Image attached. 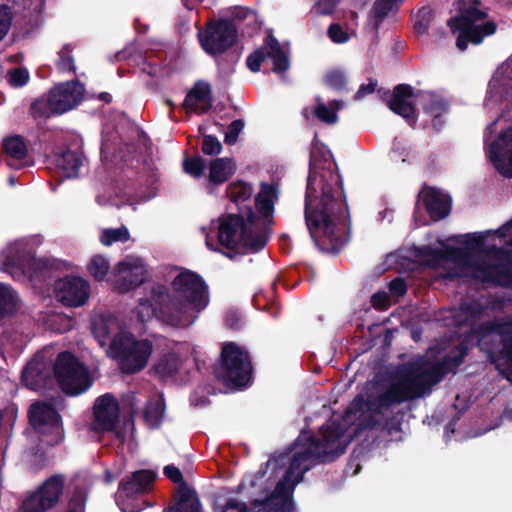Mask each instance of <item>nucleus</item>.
Returning <instances> with one entry per match:
<instances>
[{
	"instance_id": "7c9ffc66",
	"label": "nucleus",
	"mask_w": 512,
	"mask_h": 512,
	"mask_svg": "<svg viewBox=\"0 0 512 512\" xmlns=\"http://www.w3.org/2000/svg\"><path fill=\"white\" fill-rule=\"evenodd\" d=\"M82 163L81 154L70 149L63 151L55 157L56 166L62 171L66 178L77 177Z\"/></svg>"
},
{
	"instance_id": "bf43d9fd",
	"label": "nucleus",
	"mask_w": 512,
	"mask_h": 512,
	"mask_svg": "<svg viewBox=\"0 0 512 512\" xmlns=\"http://www.w3.org/2000/svg\"><path fill=\"white\" fill-rule=\"evenodd\" d=\"M447 110L448 104L444 100L438 98L430 99V101L423 106V112L432 116L436 114H443Z\"/></svg>"
},
{
	"instance_id": "2f4dec72",
	"label": "nucleus",
	"mask_w": 512,
	"mask_h": 512,
	"mask_svg": "<svg viewBox=\"0 0 512 512\" xmlns=\"http://www.w3.org/2000/svg\"><path fill=\"white\" fill-rule=\"evenodd\" d=\"M235 172V164L230 158H216L210 162L208 180L214 185H221L229 180Z\"/></svg>"
},
{
	"instance_id": "393cba45",
	"label": "nucleus",
	"mask_w": 512,
	"mask_h": 512,
	"mask_svg": "<svg viewBox=\"0 0 512 512\" xmlns=\"http://www.w3.org/2000/svg\"><path fill=\"white\" fill-rule=\"evenodd\" d=\"M213 104L212 88L208 82L197 81L188 91L183 101V108L196 114H205Z\"/></svg>"
},
{
	"instance_id": "a211bd4d",
	"label": "nucleus",
	"mask_w": 512,
	"mask_h": 512,
	"mask_svg": "<svg viewBox=\"0 0 512 512\" xmlns=\"http://www.w3.org/2000/svg\"><path fill=\"white\" fill-rule=\"evenodd\" d=\"M415 96L414 88L409 84L403 83L393 88L391 96L387 100L388 108L396 115L402 117L413 128L418 120L417 109L411 101Z\"/></svg>"
},
{
	"instance_id": "8fccbe9b",
	"label": "nucleus",
	"mask_w": 512,
	"mask_h": 512,
	"mask_svg": "<svg viewBox=\"0 0 512 512\" xmlns=\"http://www.w3.org/2000/svg\"><path fill=\"white\" fill-rule=\"evenodd\" d=\"M227 328L238 331L244 327L245 321L242 313L237 309H229L224 317Z\"/></svg>"
},
{
	"instance_id": "4d7b16f0",
	"label": "nucleus",
	"mask_w": 512,
	"mask_h": 512,
	"mask_svg": "<svg viewBox=\"0 0 512 512\" xmlns=\"http://www.w3.org/2000/svg\"><path fill=\"white\" fill-rule=\"evenodd\" d=\"M327 35L332 42L337 44H343L349 40L348 33L338 23L330 24L327 30Z\"/></svg>"
},
{
	"instance_id": "0e129e2a",
	"label": "nucleus",
	"mask_w": 512,
	"mask_h": 512,
	"mask_svg": "<svg viewBox=\"0 0 512 512\" xmlns=\"http://www.w3.org/2000/svg\"><path fill=\"white\" fill-rule=\"evenodd\" d=\"M376 82H369L368 84H362L360 85L359 89L354 95L355 100H359L363 97H365L368 94H371L375 91L376 88Z\"/></svg>"
},
{
	"instance_id": "de8ad7c7",
	"label": "nucleus",
	"mask_w": 512,
	"mask_h": 512,
	"mask_svg": "<svg viewBox=\"0 0 512 512\" xmlns=\"http://www.w3.org/2000/svg\"><path fill=\"white\" fill-rule=\"evenodd\" d=\"M433 18V11L429 6L420 8L416 15L414 29L420 33H426L429 29L430 22Z\"/></svg>"
},
{
	"instance_id": "f257e3e1",
	"label": "nucleus",
	"mask_w": 512,
	"mask_h": 512,
	"mask_svg": "<svg viewBox=\"0 0 512 512\" xmlns=\"http://www.w3.org/2000/svg\"><path fill=\"white\" fill-rule=\"evenodd\" d=\"M304 217L315 246L338 254L350 238V214L332 153L315 133L309 157Z\"/></svg>"
},
{
	"instance_id": "a19ab883",
	"label": "nucleus",
	"mask_w": 512,
	"mask_h": 512,
	"mask_svg": "<svg viewBox=\"0 0 512 512\" xmlns=\"http://www.w3.org/2000/svg\"><path fill=\"white\" fill-rule=\"evenodd\" d=\"M72 47L70 44H66L63 48L58 52V60L55 65L59 72H71L75 73L76 67L74 63V58L71 55Z\"/></svg>"
},
{
	"instance_id": "b1692460",
	"label": "nucleus",
	"mask_w": 512,
	"mask_h": 512,
	"mask_svg": "<svg viewBox=\"0 0 512 512\" xmlns=\"http://www.w3.org/2000/svg\"><path fill=\"white\" fill-rule=\"evenodd\" d=\"M279 198V188L274 183H261L260 191L255 197V209L257 222L262 219L264 224H273L275 204Z\"/></svg>"
},
{
	"instance_id": "473e14b6",
	"label": "nucleus",
	"mask_w": 512,
	"mask_h": 512,
	"mask_svg": "<svg viewBox=\"0 0 512 512\" xmlns=\"http://www.w3.org/2000/svg\"><path fill=\"white\" fill-rule=\"evenodd\" d=\"M29 115L35 121L47 120L52 116L59 115L49 93L36 98L29 107Z\"/></svg>"
},
{
	"instance_id": "f704fd0d",
	"label": "nucleus",
	"mask_w": 512,
	"mask_h": 512,
	"mask_svg": "<svg viewBox=\"0 0 512 512\" xmlns=\"http://www.w3.org/2000/svg\"><path fill=\"white\" fill-rule=\"evenodd\" d=\"M180 358L176 353L168 352L161 356L153 369L161 379L172 377L177 374L180 368Z\"/></svg>"
},
{
	"instance_id": "4be33fe9",
	"label": "nucleus",
	"mask_w": 512,
	"mask_h": 512,
	"mask_svg": "<svg viewBox=\"0 0 512 512\" xmlns=\"http://www.w3.org/2000/svg\"><path fill=\"white\" fill-rule=\"evenodd\" d=\"M452 31H458L456 46L460 51H465L468 44L479 45L486 36L493 35L497 30V24L493 20L486 21L480 25H456L449 23Z\"/></svg>"
},
{
	"instance_id": "aec40b11",
	"label": "nucleus",
	"mask_w": 512,
	"mask_h": 512,
	"mask_svg": "<svg viewBox=\"0 0 512 512\" xmlns=\"http://www.w3.org/2000/svg\"><path fill=\"white\" fill-rule=\"evenodd\" d=\"M48 93L58 114L61 115L73 109L82 101L84 86L78 81H67L55 85Z\"/></svg>"
},
{
	"instance_id": "37998d69",
	"label": "nucleus",
	"mask_w": 512,
	"mask_h": 512,
	"mask_svg": "<svg viewBox=\"0 0 512 512\" xmlns=\"http://www.w3.org/2000/svg\"><path fill=\"white\" fill-rule=\"evenodd\" d=\"M88 271L96 281H102L108 274L109 263L103 256L95 255L88 264Z\"/></svg>"
},
{
	"instance_id": "603ef678",
	"label": "nucleus",
	"mask_w": 512,
	"mask_h": 512,
	"mask_svg": "<svg viewBox=\"0 0 512 512\" xmlns=\"http://www.w3.org/2000/svg\"><path fill=\"white\" fill-rule=\"evenodd\" d=\"M491 231H486L482 234L470 233L464 236L463 244L471 250H483L485 247L486 236L490 234Z\"/></svg>"
},
{
	"instance_id": "79ce46f5",
	"label": "nucleus",
	"mask_w": 512,
	"mask_h": 512,
	"mask_svg": "<svg viewBox=\"0 0 512 512\" xmlns=\"http://www.w3.org/2000/svg\"><path fill=\"white\" fill-rule=\"evenodd\" d=\"M233 23L237 26L241 21L247 22V26L256 27L257 24V15L256 13L247 7L236 6L231 11V19Z\"/></svg>"
},
{
	"instance_id": "4c0bfd02",
	"label": "nucleus",
	"mask_w": 512,
	"mask_h": 512,
	"mask_svg": "<svg viewBox=\"0 0 512 512\" xmlns=\"http://www.w3.org/2000/svg\"><path fill=\"white\" fill-rule=\"evenodd\" d=\"M17 310V297L10 285L0 282V318Z\"/></svg>"
},
{
	"instance_id": "20e7f679",
	"label": "nucleus",
	"mask_w": 512,
	"mask_h": 512,
	"mask_svg": "<svg viewBox=\"0 0 512 512\" xmlns=\"http://www.w3.org/2000/svg\"><path fill=\"white\" fill-rule=\"evenodd\" d=\"M216 239L219 246H215L212 237L207 234L206 246L215 252H220L229 259L248 252L261 251L267 244L268 236L259 232L257 216L251 205L239 207L237 213H226L217 220Z\"/></svg>"
},
{
	"instance_id": "052dcab7",
	"label": "nucleus",
	"mask_w": 512,
	"mask_h": 512,
	"mask_svg": "<svg viewBox=\"0 0 512 512\" xmlns=\"http://www.w3.org/2000/svg\"><path fill=\"white\" fill-rule=\"evenodd\" d=\"M341 0H318L314 9L319 15H332Z\"/></svg>"
},
{
	"instance_id": "6ab92c4d",
	"label": "nucleus",
	"mask_w": 512,
	"mask_h": 512,
	"mask_svg": "<svg viewBox=\"0 0 512 512\" xmlns=\"http://www.w3.org/2000/svg\"><path fill=\"white\" fill-rule=\"evenodd\" d=\"M488 156L499 173L512 178V127L501 132L490 143Z\"/></svg>"
},
{
	"instance_id": "09e8293b",
	"label": "nucleus",
	"mask_w": 512,
	"mask_h": 512,
	"mask_svg": "<svg viewBox=\"0 0 512 512\" xmlns=\"http://www.w3.org/2000/svg\"><path fill=\"white\" fill-rule=\"evenodd\" d=\"M29 72L24 67L13 68L8 71V83L15 88L25 86L29 81Z\"/></svg>"
},
{
	"instance_id": "423d86ee",
	"label": "nucleus",
	"mask_w": 512,
	"mask_h": 512,
	"mask_svg": "<svg viewBox=\"0 0 512 512\" xmlns=\"http://www.w3.org/2000/svg\"><path fill=\"white\" fill-rule=\"evenodd\" d=\"M153 352V343L137 339L130 332L116 334L109 344L107 355L118 363L122 373L131 375L142 371Z\"/></svg>"
},
{
	"instance_id": "dca6fc26",
	"label": "nucleus",
	"mask_w": 512,
	"mask_h": 512,
	"mask_svg": "<svg viewBox=\"0 0 512 512\" xmlns=\"http://www.w3.org/2000/svg\"><path fill=\"white\" fill-rule=\"evenodd\" d=\"M147 278V270L141 258H127L119 262L114 272V287L119 293H127L139 287Z\"/></svg>"
},
{
	"instance_id": "ea45409f",
	"label": "nucleus",
	"mask_w": 512,
	"mask_h": 512,
	"mask_svg": "<svg viewBox=\"0 0 512 512\" xmlns=\"http://www.w3.org/2000/svg\"><path fill=\"white\" fill-rule=\"evenodd\" d=\"M130 238L128 229L125 226L113 229H105L100 237L101 243L110 246L115 242H126Z\"/></svg>"
},
{
	"instance_id": "7ed1b4c3",
	"label": "nucleus",
	"mask_w": 512,
	"mask_h": 512,
	"mask_svg": "<svg viewBox=\"0 0 512 512\" xmlns=\"http://www.w3.org/2000/svg\"><path fill=\"white\" fill-rule=\"evenodd\" d=\"M464 358L459 354L446 356L442 361L427 368L424 360L409 361L400 365L391 381L375 394L357 395L346 409V415L369 413L365 426L378 424L377 416L407 401H413L429 393L453 367H459Z\"/></svg>"
},
{
	"instance_id": "ddd939ff",
	"label": "nucleus",
	"mask_w": 512,
	"mask_h": 512,
	"mask_svg": "<svg viewBox=\"0 0 512 512\" xmlns=\"http://www.w3.org/2000/svg\"><path fill=\"white\" fill-rule=\"evenodd\" d=\"M63 489V477L53 475L23 500L20 509L22 512H46L58 502Z\"/></svg>"
},
{
	"instance_id": "bb28decb",
	"label": "nucleus",
	"mask_w": 512,
	"mask_h": 512,
	"mask_svg": "<svg viewBox=\"0 0 512 512\" xmlns=\"http://www.w3.org/2000/svg\"><path fill=\"white\" fill-rule=\"evenodd\" d=\"M473 269L472 276L486 283L501 284L503 279L510 278V272L497 264L486 262H475L471 256L468 263H460Z\"/></svg>"
},
{
	"instance_id": "f03ea898",
	"label": "nucleus",
	"mask_w": 512,
	"mask_h": 512,
	"mask_svg": "<svg viewBox=\"0 0 512 512\" xmlns=\"http://www.w3.org/2000/svg\"><path fill=\"white\" fill-rule=\"evenodd\" d=\"M319 431L321 438L301 433L278 458L274 456L276 461H283L297 448L274 490L264 499H254L250 502V507L243 506V509L237 512H294L295 487L303 480L304 473L310 469L306 462L331 463L345 453L346 446L340 443L344 435V429L340 424L322 426Z\"/></svg>"
},
{
	"instance_id": "e2e57ef3",
	"label": "nucleus",
	"mask_w": 512,
	"mask_h": 512,
	"mask_svg": "<svg viewBox=\"0 0 512 512\" xmlns=\"http://www.w3.org/2000/svg\"><path fill=\"white\" fill-rule=\"evenodd\" d=\"M371 304L374 308L385 310L389 306V298L385 292H376L371 297Z\"/></svg>"
},
{
	"instance_id": "4468645a",
	"label": "nucleus",
	"mask_w": 512,
	"mask_h": 512,
	"mask_svg": "<svg viewBox=\"0 0 512 512\" xmlns=\"http://www.w3.org/2000/svg\"><path fill=\"white\" fill-rule=\"evenodd\" d=\"M268 58L273 60L272 71L277 74L287 71L290 67L287 54L283 51L279 41L273 35L267 36L263 46L256 49L247 57V67L254 73L259 72L261 64Z\"/></svg>"
},
{
	"instance_id": "6e6d98bb",
	"label": "nucleus",
	"mask_w": 512,
	"mask_h": 512,
	"mask_svg": "<svg viewBox=\"0 0 512 512\" xmlns=\"http://www.w3.org/2000/svg\"><path fill=\"white\" fill-rule=\"evenodd\" d=\"M13 20L11 8L7 5H0V41L4 39L10 30Z\"/></svg>"
},
{
	"instance_id": "e433bc0d",
	"label": "nucleus",
	"mask_w": 512,
	"mask_h": 512,
	"mask_svg": "<svg viewBox=\"0 0 512 512\" xmlns=\"http://www.w3.org/2000/svg\"><path fill=\"white\" fill-rule=\"evenodd\" d=\"M252 192V186L241 180L230 183L226 189L227 197L234 202L238 208L241 203H245L250 200Z\"/></svg>"
},
{
	"instance_id": "a18cd8bd",
	"label": "nucleus",
	"mask_w": 512,
	"mask_h": 512,
	"mask_svg": "<svg viewBox=\"0 0 512 512\" xmlns=\"http://www.w3.org/2000/svg\"><path fill=\"white\" fill-rule=\"evenodd\" d=\"M324 82L329 88L335 91H342L346 89L347 78L342 70L333 69L325 74Z\"/></svg>"
},
{
	"instance_id": "9d476101",
	"label": "nucleus",
	"mask_w": 512,
	"mask_h": 512,
	"mask_svg": "<svg viewBox=\"0 0 512 512\" xmlns=\"http://www.w3.org/2000/svg\"><path fill=\"white\" fill-rule=\"evenodd\" d=\"M202 49L211 56H218L231 48L238 40V27L225 18L210 20L204 30L198 32Z\"/></svg>"
},
{
	"instance_id": "58836bf2",
	"label": "nucleus",
	"mask_w": 512,
	"mask_h": 512,
	"mask_svg": "<svg viewBox=\"0 0 512 512\" xmlns=\"http://www.w3.org/2000/svg\"><path fill=\"white\" fill-rule=\"evenodd\" d=\"M3 149L14 160H22L27 155V145L20 135L10 136L3 140Z\"/></svg>"
},
{
	"instance_id": "72a5a7b5",
	"label": "nucleus",
	"mask_w": 512,
	"mask_h": 512,
	"mask_svg": "<svg viewBox=\"0 0 512 512\" xmlns=\"http://www.w3.org/2000/svg\"><path fill=\"white\" fill-rule=\"evenodd\" d=\"M165 408V401L162 396L146 404L143 411V418L150 429H157L161 426Z\"/></svg>"
},
{
	"instance_id": "5fc2aeb1",
	"label": "nucleus",
	"mask_w": 512,
	"mask_h": 512,
	"mask_svg": "<svg viewBox=\"0 0 512 512\" xmlns=\"http://www.w3.org/2000/svg\"><path fill=\"white\" fill-rule=\"evenodd\" d=\"M222 151V144L214 135H204L202 142V152L205 155H218Z\"/></svg>"
},
{
	"instance_id": "6e6552de",
	"label": "nucleus",
	"mask_w": 512,
	"mask_h": 512,
	"mask_svg": "<svg viewBox=\"0 0 512 512\" xmlns=\"http://www.w3.org/2000/svg\"><path fill=\"white\" fill-rule=\"evenodd\" d=\"M28 421L46 446L59 445L65 437L62 416L52 403L36 401L28 409Z\"/></svg>"
},
{
	"instance_id": "2eb2a0df",
	"label": "nucleus",
	"mask_w": 512,
	"mask_h": 512,
	"mask_svg": "<svg viewBox=\"0 0 512 512\" xmlns=\"http://www.w3.org/2000/svg\"><path fill=\"white\" fill-rule=\"evenodd\" d=\"M55 296L67 307H80L90 297V284L79 276L67 275L55 282Z\"/></svg>"
},
{
	"instance_id": "39448f33",
	"label": "nucleus",
	"mask_w": 512,
	"mask_h": 512,
	"mask_svg": "<svg viewBox=\"0 0 512 512\" xmlns=\"http://www.w3.org/2000/svg\"><path fill=\"white\" fill-rule=\"evenodd\" d=\"M216 378L232 390H245L253 383L254 366L249 352L235 342L222 345Z\"/></svg>"
},
{
	"instance_id": "0eeeda50",
	"label": "nucleus",
	"mask_w": 512,
	"mask_h": 512,
	"mask_svg": "<svg viewBox=\"0 0 512 512\" xmlns=\"http://www.w3.org/2000/svg\"><path fill=\"white\" fill-rule=\"evenodd\" d=\"M171 286L181 303L182 315L192 318L193 324L209 303L207 284L196 272L184 270L173 279Z\"/></svg>"
},
{
	"instance_id": "49530a36",
	"label": "nucleus",
	"mask_w": 512,
	"mask_h": 512,
	"mask_svg": "<svg viewBox=\"0 0 512 512\" xmlns=\"http://www.w3.org/2000/svg\"><path fill=\"white\" fill-rule=\"evenodd\" d=\"M183 169L193 177L200 178L205 169V160L201 156H193L183 161Z\"/></svg>"
},
{
	"instance_id": "f8f14e48",
	"label": "nucleus",
	"mask_w": 512,
	"mask_h": 512,
	"mask_svg": "<svg viewBox=\"0 0 512 512\" xmlns=\"http://www.w3.org/2000/svg\"><path fill=\"white\" fill-rule=\"evenodd\" d=\"M149 298L158 309L159 317L166 323L179 328L191 325V318L182 315L179 298L175 297V295L171 296L165 285H153L151 287Z\"/></svg>"
},
{
	"instance_id": "680f3d73",
	"label": "nucleus",
	"mask_w": 512,
	"mask_h": 512,
	"mask_svg": "<svg viewBox=\"0 0 512 512\" xmlns=\"http://www.w3.org/2000/svg\"><path fill=\"white\" fill-rule=\"evenodd\" d=\"M389 291L392 295L400 297L407 292V284L402 277H396L389 283Z\"/></svg>"
},
{
	"instance_id": "c9c22d12",
	"label": "nucleus",
	"mask_w": 512,
	"mask_h": 512,
	"mask_svg": "<svg viewBox=\"0 0 512 512\" xmlns=\"http://www.w3.org/2000/svg\"><path fill=\"white\" fill-rule=\"evenodd\" d=\"M403 0H375L371 9V18L373 21V27L377 31L384 21V19L389 15V13L396 8L399 2Z\"/></svg>"
},
{
	"instance_id": "9b49d317",
	"label": "nucleus",
	"mask_w": 512,
	"mask_h": 512,
	"mask_svg": "<svg viewBox=\"0 0 512 512\" xmlns=\"http://www.w3.org/2000/svg\"><path fill=\"white\" fill-rule=\"evenodd\" d=\"M164 475L178 484L169 506L162 512H203V506L196 490L184 481L181 470L170 464L164 467Z\"/></svg>"
},
{
	"instance_id": "338daca9",
	"label": "nucleus",
	"mask_w": 512,
	"mask_h": 512,
	"mask_svg": "<svg viewBox=\"0 0 512 512\" xmlns=\"http://www.w3.org/2000/svg\"><path fill=\"white\" fill-rule=\"evenodd\" d=\"M504 79L493 76L492 79L489 81L488 84V93H499V88L504 85Z\"/></svg>"
},
{
	"instance_id": "5701e85b",
	"label": "nucleus",
	"mask_w": 512,
	"mask_h": 512,
	"mask_svg": "<svg viewBox=\"0 0 512 512\" xmlns=\"http://www.w3.org/2000/svg\"><path fill=\"white\" fill-rule=\"evenodd\" d=\"M424 208L431 220L439 221L447 217L451 212V198L440 190L425 185L419 193Z\"/></svg>"
},
{
	"instance_id": "69168bd1",
	"label": "nucleus",
	"mask_w": 512,
	"mask_h": 512,
	"mask_svg": "<svg viewBox=\"0 0 512 512\" xmlns=\"http://www.w3.org/2000/svg\"><path fill=\"white\" fill-rule=\"evenodd\" d=\"M244 507H249L245 502H241L235 498H230L226 501L225 505L222 507L221 512H227L228 510L236 509L241 511Z\"/></svg>"
},
{
	"instance_id": "c756f323",
	"label": "nucleus",
	"mask_w": 512,
	"mask_h": 512,
	"mask_svg": "<svg viewBox=\"0 0 512 512\" xmlns=\"http://www.w3.org/2000/svg\"><path fill=\"white\" fill-rule=\"evenodd\" d=\"M479 0H473L467 6L460 9V14L451 18L449 23L456 25H476V22L482 21L488 17L489 9L481 7Z\"/></svg>"
},
{
	"instance_id": "3c124183",
	"label": "nucleus",
	"mask_w": 512,
	"mask_h": 512,
	"mask_svg": "<svg viewBox=\"0 0 512 512\" xmlns=\"http://www.w3.org/2000/svg\"><path fill=\"white\" fill-rule=\"evenodd\" d=\"M244 121L242 119L233 120L227 127L225 132L224 142L227 145H234L239 137V134L244 128Z\"/></svg>"
},
{
	"instance_id": "a878e982",
	"label": "nucleus",
	"mask_w": 512,
	"mask_h": 512,
	"mask_svg": "<svg viewBox=\"0 0 512 512\" xmlns=\"http://www.w3.org/2000/svg\"><path fill=\"white\" fill-rule=\"evenodd\" d=\"M415 255L417 257H427L434 262L442 260H450L455 263H468L471 258V253L467 249L448 246L445 249L434 248L430 245H424L415 248Z\"/></svg>"
},
{
	"instance_id": "412c9836",
	"label": "nucleus",
	"mask_w": 512,
	"mask_h": 512,
	"mask_svg": "<svg viewBox=\"0 0 512 512\" xmlns=\"http://www.w3.org/2000/svg\"><path fill=\"white\" fill-rule=\"evenodd\" d=\"M157 472L150 469H140L125 476L118 485V493L127 498L144 495L153 489Z\"/></svg>"
},
{
	"instance_id": "c85d7f7f",
	"label": "nucleus",
	"mask_w": 512,
	"mask_h": 512,
	"mask_svg": "<svg viewBox=\"0 0 512 512\" xmlns=\"http://www.w3.org/2000/svg\"><path fill=\"white\" fill-rule=\"evenodd\" d=\"M49 372L45 370L44 364L30 361L21 373L22 383L33 391H38L45 387Z\"/></svg>"
},
{
	"instance_id": "864d4df0",
	"label": "nucleus",
	"mask_w": 512,
	"mask_h": 512,
	"mask_svg": "<svg viewBox=\"0 0 512 512\" xmlns=\"http://www.w3.org/2000/svg\"><path fill=\"white\" fill-rule=\"evenodd\" d=\"M86 494L81 488L73 491L67 512H85Z\"/></svg>"
},
{
	"instance_id": "13d9d810",
	"label": "nucleus",
	"mask_w": 512,
	"mask_h": 512,
	"mask_svg": "<svg viewBox=\"0 0 512 512\" xmlns=\"http://www.w3.org/2000/svg\"><path fill=\"white\" fill-rule=\"evenodd\" d=\"M315 115L319 120L327 124H334L338 119L337 113L323 103H319L317 105Z\"/></svg>"
},
{
	"instance_id": "f3484780",
	"label": "nucleus",
	"mask_w": 512,
	"mask_h": 512,
	"mask_svg": "<svg viewBox=\"0 0 512 512\" xmlns=\"http://www.w3.org/2000/svg\"><path fill=\"white\" fill-rule=\"evenodd\" d=\"M120 408L115 397L104 394L98 397L93 406V430L97 432H112L119 422Z\"/></svg>"
},
{
	"instance_id": "774afa93",
	"label": "nucleus",
	"mask_w": 512,
	"mask_h": 512,
	"mask_svg": "<svg viewBox=\"0 0 512 512\" xmlns=\"http://www.w3.org/2000/svg\"><path fill=\"white\" fill-rule=\"evenodd\" d=\"M512 230V218L510 220H508L507 222H505L501 227H499L495 233L498 235V237L500 238H505L507 237L508 233Z\"/></svg>"
},
{
	"instance_id": "1a4fd4ad",
	"label": "nucleus",
	"mask_w": 512,
	"mask_h": 512,
	"mask_svg": "<svg viewBox=\"0 0 512 512\" xmlns=\"http://www.w3.org/2000/svg\"><path fill=\"white\" fill-rule=\"evenodd\" d=\"M53 372L59 387L66 395H79L92 384L88 368L69 351L58 354Z\"/></svg>"
},
{
	"instance_id": "cd10ccee",
	"label": "nucleus",
	"mask_w": 512,
	"mask_h": 512,
	"mask_svg": "<svg viewBox=\"0 0 512 512\" xmlns=\"http://www.w3.org/2000/svg\"><path fill=\"white\" fill-rule=\"evenodd\" d=\"M91 331L101 347H105L112 338L123 332L118 319L112 315H100L91 322Z\"/></svg>"
},
{
	"instance_id": "c03bdc74",
	"label": "nucleus",
	"mask_w": 512,
	"mask_h": 512,
	"mask_svg": "<svg viewBox=\"0 0 512 512\" xmlns=\"http://www.w3.org/2000/svg\"><path fill=\"white\" fill-rule=\"evenodd\" d=\"M135 310L141 322H145L153 317H159V311L149 297L140 298Z\"/></svg>"
}]
</instances>
